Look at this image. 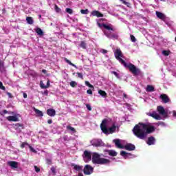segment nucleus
<instances>
[{"mask_svg":"<svg viewBox=\"0 0 176 176\" xmlns=\"http://www.w3.org/2000/svg\"><path fill=\"white\" fill-rule=\"evenodd\" d=\"M40 87H41V89H47V86L45 85L42 81L40 82Z\"/></svg>","mask_w":176,"mask_h":176,"instance_id":"41","label":"nucleus"},{"mask_svg":"<svg viewBox=\"0 0 176 176\" xmlns=\"http://www.w3.org/2000/svg\"><path fill=\"white\" fill-rule=\"evenodd\" d=\"M156 16H157V17H158V19H160L161 20L166 19V16L164 15V14H163L159 11L156 12Z\"/></svg>","mask_w":176,"mask_h":176,"instance_id":"22","label":"nucleus"},{"mask_svg":"<svg viewBox=\"0 0 176 176\" xmlns=\"http://www.w3.org/2000/svg\"><path fill=\"white\" fill-rule=\"evenodd\" d=\"M107 123H108V120L104 119L100 124V129L102 133H104V134H113V133L116 131V125L113 124V125L108 129V128H107Z\"/></svg>","mask_w":176,"mask_h":176,"instance_id":"3","label":"nucleus"},{"mask_svg":"<svg viewBox=\"0 0 176 176\" xmlns=\"http://www.w3.org/2000/svg\"><path fill=\"white\" fill-rule=\"evenodd\" d=\"M29 145L30 144L28 142H25L21 144V148H25V146H29Z\"/></svg>","mask_w":176,"mask_h":176,"instance_id":"39","label":"nucleus"},{"mask_svg":"<svg viewBox=\"0 0 176 176\" xmlns=\"http://www.w3.org/2000/svg\"><path fill=\"white\" fill-rule=\"evenodd\" d=\"M173 117L176 118V111H173Z\"/></svg>","mask_w":176,"mask_h":176,"instance_id":"61","label":"nucleus"},{"mask_svg":"<svg viewBox=\"0 0 176 176\" xmlns=\"http://www.w3.org/2000/svg\"><path fill=\"white\" fill-rule=\"evenodd\" d=\"M146 91L148 93H152V91H155V87L152 85H147Z\"/></svg>","mask_w":176,"mask_h":176,"instance_id":"24","label":"nucleus"},{"mask_svg":"<svg viewBox=\"0 0 176 176\" xmlns=\"http://www.w3.org/2000/svg\"><path fill=\"white\" fill-rule=\"evenodd\" d=\"M87 94H91V95H92V94H93V91H91V89H88V90L87 91Z\"/></svg>","mask_w":176,"mask_h":176,"instance_id":"52","label":"nucleus"},{"mask_svg":"<svg viewBox=\"0 0 176 176\" xmlns=\"http://www.w3.org/2000/svg\"><path fill=\"white\" fill-rule=\"evenodd\" d=\"M65 63H67V64H69V65H72V67H76V65H75V64L70 62L69 60H68L67 58H65Z\"/></svg>","mask_w":176,"mask_h":176,"instance_id":"31","label":"nucleus"},{"mask_svg":"<svg viewBox=\"0 0 176 176\" xmlns=\"http://www.w3.org/2000/svg\"><path fill=\"white\" fill-rule=\"evenodd\" d=\"M86 86H88V87H90V89H94V86L93 85L90 84L89 81H85Z\"/></svg>","mask_w":176,"mask_h":176,"instance_id":"33","label":"nucleus"},{"mask_svg":"<svg viewBox=\"0 0 176 176\" xmlns=\"http://www.w3.org/2000/svg\"><path fill=\"white\" fill-rule=\"evenodd\" d=\"M92 162L94 164H109L111 160L107 158H101V155L97 153H94L92 156Z\"/></svg>","mask_w":176,"mask_h":176,"instance_id":"4","label":"nucleus"},{"mask_svg":"<svg viewBox=\"0 0 176 176\" xmlns=\"http://www.w3.org/2000/svg\"><path fill=\"white\" fill-rule=\"evenodd\" d=\"M98 25L100 28L103 27L104 30H107V31H115V30H113V28H112V25H107L105 23H98Z\"/></svg>","mask_w":176,"mask_h":176,"instance_id":"7","label":"nucleus"},{"mask_svg":"<svg viewBox=\"0 0 176 176\" xmlns=\"http://www.w3.org/2000/svg\"><path fill=\"white\" fill-rule=\"evenodd\" d=\"M80 13L82 14H89V10H80Z\"/></svg>","mask_w":176,"mask_h":176,"instance_id":"35","label":"nucleus"},{"mask_svg":"<svg viewBox=\"0 0 176 176\" xmlns=\"http://www.w3.org/2000/svg\"><path fill=\"white\" fill-rule=\"evenodd\" d=\"M34 169L36 173H39L41 171V168H39V167H37L36 166H34Z\"/></svg>","mask_w":176,"mask_h":176,"instance_id":"48","label":"nucleus"},{"mask_svg":"<svg viewBox=\"0 0 176 176\" xmlns=\"http://www.w3.org/2000/svg\"><path fill=\"white\" fill-rule=\"evenodd\" d=\"M71 87H76L78 86V82H76V81H72L69 83Z\"/></svg>","mask_w":176,"mask_h":176,"instance_id":"32","label":"nucleus"},{"mask_svg":"<svg viewBox=\"0 0 176 176\" xmlns=\"http://www.w3.org/2000/svg\"><path fill=\"white\" fill-rule=\"evenodd\" d=\"M102 53L103 54H107V53H108V51L107 50H102Z\"/></svg>","mask_w":176,"mask_h":176,"instance_id":"53","label":"nucleus"},{"mask_svg":"<svg viewBox=\"0 0 176 176\" xmlns=\"http://www.w3.org/2000/svg\"><path fill=\"white\" fill-rule=\"evenodd\" d=\"M79 46L82 49H86V47L87 46V43H86V41H81Z\"/></svg>","mask_w":176,"mask_h":176,"instance_id":"29","label":"nucleus"},{"mask_svg":"<svg viewBox=\"0 0 176 176\" xmlns=\"http://www.w3.org/2000/svg\"><path fill=\"white\" fill-rule=\"evenodd\" d=\"M175 42H176V36H175Z\"/></svg>","mask_w":176,"mask_h":176,"instance_id":"63","label":"nucleus"},{"mask_svg":"<svg viewBox=\"0 0 176 176\" xmlns=\"http://www.w3.org/2000/svg\"><path fill=\"white\" fill-rule=\"evenodd\" d=\"M112 74H113V75H115V76H116L117 78L118 76H119V74L116 72H112Z\"/></svg>","mask_w":176,"mask_h":176,"instance_id":"54","label":"nucleus"},{"mask_svg":"<svg viewBox=\"0 0 176 176\" xmlns=\"http://www.w3.org/2000/svg\"><path fill=\"white\" fill-rule=\"evenodd\" d=\"M42 72H43V74H46L47 71H46V69H43Z\"/></svg>","mask_w":176,"mask_h":176,"instance_id":"60","label":"nucleus"},{"mask_svg":"<svg viewBox=\"0 0 176 176\" xmlns=\"http://www.w3.org/2000/svg\"><path fill=\"white\" fill-rule=\"evenodd\" d=\"M86 107H87V109H88V111H91V106H90V104H86Z\"/></svg>","mask_w":176,"mask_h":176,"instance_id":"47","label":"nucleus"},{"mask_svg":"<svg viewBox=\"0 0 176 176\" xmlns=\"http://www.w3.org/2000/svg\"><path fill=\"white\" fill-rule=\"evenodd\" d=\"M93 146H102V140L100 139H96L93 140Z\"/></svg>","mask_w":176,"mask_h":176,"instance_id":"13","label":"nucleus"},{"mask_svg":"<svg viewBox=\"0 0 176 176\" xmlns=\"http://www.w3.org/2000/svg\"><path fill=\"white\" fill-rule=\"evenodd\" d=\"M160 98H161L164 104H167V102H170V98H168L166 94L160 95Z\"/></svg>","mask_w":176,"mask_h":176,"instance_id":"12","label":"nucleus"},{"mask_svg":"<svg viewBox=\"0 0 176 176\" xmlns=\"http://www.w3.org/2000/svg\"><path fill=\"white\" fill-rule=\"evenodd\" d=\"M3 115H6V113H8V111L7 110H3Z\"/></svg>","mask_w":176,"mask_h":176,"instance_id":"58","label":"nucleus"},{"mask_svg":"<svg viewBox=\"0 0 176 176\" xmlns=\"http://www.w3.org/2000/svg\"><path fill=\"white\" fill-rule=\"evenodd\" d=\"M51 171L52 173H53V174H56V168H54V166H52L51 168Z\"/></svg>","mask_w":176,"mask_h":176,"instance_id":"49","label":"nucleus"},{"mask_svg":"<svg viewBox=\"0 0 176 176\" xmlns=\"http://www.w3.org/2000/svg\"><path fill=\"white\" fill-rule=\"evenodd\" d=\"M45 86H47V88L50 87V81L48 80L47 82V85Z\"/></svg>","mask_w":176,"mask_h":176,"instance_id":"56","label":"nucleus"},{"mask_svg":"<svg viewBox=\"0 0 176 176\" xmlns=\"http://www.w3.org/2000/svg\"><path fill=\"white\" fill-rule=\"evenodd\" d=\"M0 90H3V91H5V90H6V87H5V86H3V84L1 81H0Z\"/></svg>","mask_w":176,"mask_h":176,"instance_id":"40","label":"nucleus"},{"mask_svg":"<svg viewBox=\"0 0 176 176\" xmlns=\"http://www.w3.org/2000/svg\"><path fill=\"white\" fill-rule=\"evenodd\" d=\"M120 2H122L124 5H126V6H128V8L130 7V3L126 1V0H120Z\"/></svg>","mask_w":176,"mask_h":176,"instance_id":"34","label":"nucleus"},{"mask_svg":"<svg viewBox=\"0 0 176 176\" xmlns=\"http://www.w3.org/2000/svg\"><path fill=\"white\" fill-rule=\"evenodd\" d=\"M92 16H96V17H104V14L100 12L98 10H94L91 12Z\"/></svg>","mask_w":176,"mask_h":176,"instance_id":"21","label":"nucleus"},{"mask_svg":"<svg viewBox=\"0 0 176 176\" xmlns=\"http://www.w3.org/2000/svg\"><path fill=\"white\" fill-rule=\"evenodd\" d=\"M131 40L133 42H136L137 39H135V36H134L133 35H131Z\"/></svg>","mask_w":176,"mask_h":176,"instance_id":"46","label":"nucleus"},{"mask_svg":"<svg viewBox=\"0 0 176 176\" xmlns=\"http://www.w3.org/2000/svg\"><path fill=\"white\" fill-rule=\"evenodd\" d=\"M54 9H55V12H56V13H60V12H61V9H60V8L58 7L57 5H55Z\"/></svg>","mask_w":176,"mask_h":176,"instance_id":"36","label":"nucleus"},{"mask_svg":"<svg viewBox=\"0 0 176 176\" xmlns=\"http://www.w3.org/2000/svg\"><path fill=\"white\" fill-rule=\"evenodd\" d=\"M98 94H100V96H102V97H104V98L107 97V92H105V91H102L101 89H100L98 91Z\"/></svg>","mask_w":176,"mask_h":176,"instance_id":"28","label":"nucleus"},{"mask_svg":"<svg viewBox=\"0 0 176 176\" xmlns=\"http://www.w3.org/2000/svg\"><path fill=\"white\" fill-rule=\"evenodd\" d=\"M8 166L12 167V168H18L19 167V162L16 161H10L8 162Z\"/></svg>","mask_w":176,"mask_h":176,"instance_id":"15","label":"nucleus"},{"mask_svg":"<svg viewBox=\"0 0 176 176\" xmlns=\"http://www.w3.org/2000/svg\"><path fill=\"white\" fill-rule=\"evenodd\" d=\"M123 97H124V98H127V94H123Z\"/></svg>","mask_w":176,"mask_h":176,"instance_id":"59","label":"nucleus"},{"mask_svg":"<svg viewBox=\"0 0 176 176\" xmlns=\"http://www.w3.org/2000/svg\"><path fill=\"white\" fill-rule=\"evenodd\" d=\"M120 155H121V156L124 157V156H126V155H127V153L124 151H120Z\"/></svg>","mask_w":176,"mask_h":176,"instance_id":"45","label":"nucleus"},{"mask_svg":"<svg viewBox=\"0 0 176 176\" xmlns=\"http://www.w3.org/2000/svg\"><path fill=\"white\" fill-rule=\"evenodd\" d=\"M72 167H74V170L76 171H82L83 170V166L76 165L75 164H72Z\"/></svg>","mask_w":176,"mask_h":176,"instance_id":"19","label":"nucleus"},{"mask_svg":"<svg viewBox=\"0 0 176 176\" xmlns=\"http://www.w3.org/2000/svg\"><path fill=\"white\" fill-rule=\"evenodd\" d=\"M7 96L9 97V98H13V96L10 92H7Z\"/></svg>","mask_w":176,"mask_h":176,"instance_id":"50","label":"nucleus"},{"mask_svg":"<svg viewBox=\"0 0 176 176\" xmlns=\"http://www.w3.org/2000/svg\"><path fill=\"white\" fill-rule=\"evenodd\" d=\"M124 149H126V151H135V145L131 144V143H128L124 146Z\"/></svg>","mask_w":176,"mask_h":176,"instance_id":"10","label":"nucleus"},{"mask_svg":"<svg viewBox=\"0 0 176 176\" xmlns=\"http://www.w3.org/2000/svg\"><path fill=\"white\" fill-rule=\"evenodd\" d=\"M155 141H156V139H155V137L151 136L148 138L146 144L147 145H155Z\"/></svg>","mask_w":176,"mask_h":176,"instance_id":"18","label":"nucleus"},{"mask_svg":"<svg viewBox=\"0 0 176 176\" xmlns=\"http://www.w3.org/2000/svg\"><path fill=\"white\" fill-rule=\"evenodd\" d=\"M114 56L116 60H118V61H119V63H120L122 65H124L125 68H128L130 72H131V74H133L134 76H137L140 75V74H141V70L137 68L135 65H133V63L127 64V63H126V61L122 59L123 53L122 52V50H120V49L116 50V51L114 52Z\"/></svg>","mask_w":176,"mask_h":176,"instance_id":"2","label":"nucleus"},{"mask_svg":"<svg viewBox=\"0 0 176 176\" xmlns=\"http://www.w3.org/2000/svg\"><path fill=\"white\" fill-rule=\"evenodd\" d=\"M14 130L17 131V133H21L23 130H24V124L21 123H16L13 124Z\"/></svg>","mask_w":176,"mask_h":176,"instance_id":"6","label":"nucleus"},{"mask_svg":"<svg viewBox=\"0 0 176 176\" xmlns=\"http://www.w3.org/2000/svg\"><path fill=\"white\" fill-rule=\"evenodd\" d=\"M35 32L40 36H42L43 35V31L40 28H38L35 30Z\"/></svg>","mask_w":176,"mask_h":176,"instance_id":"25","label":"nucleus"},{"mask_svg":"<svg viewBox=\"0 0 176 176\" xmlns=\"http://www.w3.org/2000/svg\"><path fill=\"white\" fill-rule=\"evenodd\" d=\"M104 35L107 37L109 38L110 39L114 38V39H118V34H111L107 31H104Z\"/></svg>","mask_w":176,"mask_h":176,"instance_id":"11","label":"nucleus"},{"mask_svg":"<svg viewBox=\"0 0 176 176\" xmlns=\"http://www.w3.org/2000/svg\"><path fill=\"white\" fill-rule=\"evenodd\" d=\"M38 17H39V19H41L42 18V15H38Z\"/></svg>","mask_w":176,"mask_h":176,"instance_id":"62","label":"nucleus"},{"mask_svg":"<svg viewBox=\"0 0 176 176\" xmlns=\"http://www.w3.org/2000/svg\"><path fill=\"white\" fill-rule=\"evenodd\" d=\"M6 119L8 122H19V118L16 116H9Z\"/></svg>","mask_w":176,"mask_h":176,"instance_id":"17","label":"nucleus"},{"mask_svg":"<svg viewBox=\"0 0 176 176\" xmlns=\"http://www.w3.org/2000/svg\"><path fill=\"white\" fill-rule=\"evenodd\" d=\"M84 159H87V160H91V153L85 150L82 155Z\"/></svg>","mask_w":176,"mask_h":176,"instance_id":"14","label":"nucleus"},{"mask_svg":"<svg viewBox=\"0 0 176 176\" xmlns=\"http://www.w3.org/2000/svg\"><path fill=\"white\" fill-rule=\"evenodd\" d=\"M107 152L109 156H113V157L118 156V152L113 150H107Z\"/></svg>","mask_w":176,"mask_h":176,"instance_id":"23","label":"nucleus"},{"mask_svg":"<svg viewBox=\"0 0 176 176\" xmlns=\"http://www.w3.org/2000/svg\"><path fill=\"white\" fill-rule=\"evenodd\" d=\"M34 112L37 115V116H43V112L42 111L38 109H34Z\"/></svg>","mask_w":176,"mask_h":176,"instance_id":"26","label":"nucleus"},{"mask_svg":"<svg viewBox=\"0 0 176 176\" xmlns=\"http://www.w3.org/2000/svg\"><path fill=\"white\" fill-rule=\"evenodd\" d=\"M29 148L31 152H33V153H36V150H35V148H34L31 145H29Z\"/></svg>","mask_w":176,"mask_h":176,"instance_id":"43","label":"nucleus"},{"mask_svg":"<svg viewBox=\"0 0 176 176\" xmlns=\"http://www.w3.org/2000/svg\"><path fill=\"white\" fill-rule=\"evenodd\" d=\"M82 171L85 175H91V174H93V171H94V168L91 165L87 164L85 166Z\"/></svg>","mask_w":176,"mask_h":176,"instance_id":"5","label":"nucleus"},{"mask_svg":"<svg viewBox=\"0 0 176 176\" xmlns=\"http://www.w3.org/2000/svg\"><path fill=\"white\" fill-rule=\"evenodd\" d=\"M148 116H151V118H153V119H155L156 120H160L162 119V117L156 111H153L152 113H147Z\"/></svg>","mask_w":176,"mask_h":176,"instance_id":"9","label":"nucleus"},{"mask_svg":"<svg viewBox=\"0 0 176 176\" xmlns=\"http://www.w3.org/2000/svg\"><path fill=\"white\" fill-rule=\"evenodd\" d=\"M77 76L78 78H80V79H83V74H82V73H77Z\"/></svg>","mask_w":176,"mask_h":176,"instance_id":"44","label":"nucleus"},{"mask_svg":"<svg viewBox=\"0 0 176 176\" xmlns=\"http://www.w3.org/2000/svg\"><path fill=\"white\" fill-rule=\"evenodd\" d=\"M67 130H70L71 131H73V133H75V131H76L75 128H74V127H72L71 126H67Z\"/></svg>","mask_w":176,"mask_h":176,"instance_id":"38","label":"nucleus"},{"mask_svg":"<svg viewBox=\"0 0 176 176\" xmlns=\"http://www.w3.org/2000/svg\"><path fill=\"white\" fill-rule=\"evenodd\" d=\"M157 110V112H159L160 115H162V116H167V111H166L163 106H158Z\"/></svg>","mask_w":176,"mask_h":176,"instance_id":"8","label":"nucleus"},{"mask_svg":"<svg viewBox=\"0 0 176 176\" xmlns=\"http://www.w3.org/2000/svg\"><path fill=\"white\" fill-rule=\"evenodd\" d=\"M3 71H5V66L3 62L0 60V72H3Z\"/></svg>","mask_w":176,"mask_h":176,"instance_id":"30","label":"nucleus"},{"mask_svg":"<svg viewBox=\"0 0 176 176\" xmlns=\"http://www.w3.org/2000/svg\"><path fill=\"white\" fill-rule=\"evenodd\" d=\"M26 21H27L28 24H30V25L34 24V19L31 16H28L26 18Z\"/></svg>","mask_w":176,"mask_h":176,"instance_id":"27","label":"nucleus"},{"mask_svg":"<svg viewBox=\"0 0 176 176\" xmlns=\"http://www.w3.org/2000/svg\"><path fill=\"white\" fill-rule=\"evenodd\" d=\"M47 115H48V116H51V118L56 116V110L54 109H47Z\"/></svg>","mask_w":176,"mask_h":176,"instance_id":"16","label":"nucleus"},{"mask_svg":"<svg viewBox=\"0 0 176 176\" xmlns=\"http://www.w3.org/2000/svg\"><path fill=\"white\" fill-rule=\"evenodd\" d=\"M155 126H151L149 124L139 122L138 124H136L133 129V134L140 138V140H145V137H146L147 134H151L155 131Z\"/></svg>","mask_w":176,"mask_h":176,"instance_id":"1","label":"nucleus"},{"mask_svg":"<svg viewBox=\"0 0 176 176\" xmlns=\"http://www.w3.org/2000/svg\"><path fill=\"white\" fill-rule=\"evenodd\" d=\"M161 1H164V0H161Z\"/></svg>","mask_w":176,"mask_h":176,"instance_id":"64","label":"nucleus"},{"mask_svg":"<svg viewBox=\"0 0 176 176\" xmlns=\"http://www.w3.org/2000/svg\"><path fill=\"white\" fill-rule=\"evenodd\" d=\"M47 123L48 124H52V123H53V121L52 120H48Z\"/></svg>","mask_w":176,"mask_h":176,"instance_id":"55","label":"nucleus"},{"mask_svg":"<svg viewBox=\"0 0 176 176\" xmlns=\"http://www.w3.org/2000/svg\"><path fill=\"white\" fill-rule=\"evenodd\" d=\"M46 162H47V164H49V165L52 164V160H50V159H47V160H46Z\"/></svg>","mask_w":176,"mask_h":176,"instance_id":"51","label":"nucleus"},{"mask_svg":"<svg viewBox=\"0 0 176 176\" xmlns=\"http://www.w3.org/2000/svg\"><path fill=\"white\" fill-rule=\"evenodd\" d=\"M113 142H114V144H116V146L118 148H119V149H123V148H124V147H123V145H122V144H120V140H119V139H115V140H113Z\"/></svg>","mask_w":176,"mask_h":176,"instance_id":"20","label":"nucleus"},{"mask_svg":"<svg viewBox=\"0 0 176 176\" xmlns=\"http://www.w3.org/2000/svg\"><path fill=\"white\" fill-rule=\"evenodd\" d=\"M65 12H67V13H69V14H72V13H74V10H72V9L71 8H66Z\"/></svg>","mask_w":176,"mask_h":176,"instance_id":"37","label":"nucleus"},{"mask_svg":"<svg viewBox=\"0 0 176 176\" xmlns=\"http://www.w3.org/2000/svg\"><path fill=\"white\" fill-rule=\"evenodd\" d=\"M162 54L164 56H170V51L164 50L162 51Z\"/></svg>","mask_w":176,"mask_h":176,"instance_id":"42","label":"nucleus"},{"mask_svg":"<svg viewBox=\"0 0 176 176\" xmlns=\"http://www.w3.org/2000/svg\"><path fill=\"white\" fill-rule=\"evenodd\" d=\"M28 95L25 93H23V98H27Z\"/></svg>","mask_w":176,"mask_h":176,"instance_id":"57","label":"nucleus"}]
</instances>
